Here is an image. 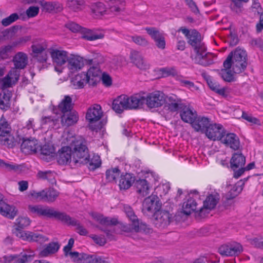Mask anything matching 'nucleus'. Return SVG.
Returning a JSON list of instances; mask_svg holds the SVG:
<instances>
[{"label":"nucleus","instance_id":"f257e3e1","mask_svg":"<svg viewBox=\"0 0 263 263\" xmlns=\"http://www.w3.org/2000/svg\"><path fill=\"white\" fill-rule=\"evenodd\" d=\"M34 213L40 217L54 218L68 226H76L77 232L81 236H86L88 234L87 230L81 225L78 220L71 218L65 212L56 211L48 206L34 205Z\"/></svg>","mask_w":263,"mask_h":263},{"label":"nucleus","instance_id":"f03ea898","mask_svg":"<svg viewBox=\"0 0 263 263\" xmlns=\"http://www.w3.org/2000/svg\"><path fill=\"white\" fill-rule=\"evenodd\" d=\"M181 31L185 36L187 40V43L194 49L195 52L199 59L198 62L203 65L207 66L213 63L212 60L206 63H204L202 60L207 58L206 47L202 41L200 33L195 29L189 30L184 27H181L179 30Z\"/></svg>","mask_w":263,"mask_h":263},{"label":"nucleus","instance_id":"7ed1b4c3","mask_svg":"<svg viewBox=\"0 0 263 263\" xmlns=\"http://www.w3.org/2000/svg\"><path fill=\"white\" fill-rule=\"evenodd\" d=\"M247 54L245 50L236 48L231 52L223 62L224 68H231L234 73H240L244 71L247 66Z\"/></svg>","mask_w":263,"mask_h":263},{"label":"nucleus","instance_id":"20e7f679","mask_svg":"<svg viewBox=\"0 0 263 263\" xmlns=\"http://www.w3.org/2000/svg\"><path fill=\"white\" fill-rule=\"evenodd\" d=\"M47 44L43 39L34 40V66L40 71L47 68L50 63L48 62L49 52Z\"/></svg>","mask_w":263,"mask_h":263},{"label":"nucleus","instance_id":"39448f33","mask_svg":"<svg viewBox=\"0 0 263 263\" xmlns=\"http://www.w3.org/2000/svg\"><path fill=\"white\" fill-rule=\"evenodd\" d=\"M102 116L103 111L100 105L96 104L88 108L86 114V119L89 122V128L91 130L98 132L106 124V121L104 120L100 121L97 124H94L101 119Z\"/></svg>","mask_w":263,"mask_h":263},{"label":"nucleus","instance_id":"423d86ee","mask_svg":"<svg viewBox=\"0 0 263 263\" xmlns=\"http://www.w3.org/2000/svg\"><path fill=\"white\" fill-rule=\"evenodd\" d=\"M71 148L72 160L75 164H87L90 155L88 147L82 140L73 141Z\"/></svg>","mask_w":263,"mask_h":263},{"label":"nucleus","instance_id":"0eeeda50","mask_svg":"<svg viewBox=\"0 0 263 263\" xmlns=\"http://www.w3.org/2000/svg\"><path fill=\"white\" fill-rule=\"evenodd\" d=\"M145 99V103L150 108H158L165 103L166 95L162 91H155L148 93Z\"/></svg>","mask_w":263,"mask_h":263},{"label":"nucleus","instance_id":"6e6552de","mask_svg":"<svg viewBox=\"0 0 263 263\" xmlns=\"http://www.w3.org/2000/svg\"><path fill=\"white\" fill-rule=\"evenodd\" d=\"M154 223L158 228H164L172 221L173 217L167 211L158 209L154 213Z\"/></svg>","mask_w":263,"mask_h":263},{"label":"nucleus","instance_id":"1a4fd4ad","mask_svg":"<svg viewBox=\"0 0 263 263\" xmlns=\"http://www.w3.org/2000/svg\"><path fill=\"white\" fill-rule=\"evenodd\" d=\"M199 197L198 192L196 190L191 191L188 194V198L182 205V211L184 214L189 215L192 212H195L199 216V209H197V203L195 198Z\"/></svg>","mask_w":263,"mask_h":263},{"label":"nucleus","instance_id":"9d476101","mask_svg":"<svg viewBox=\"0 0 263 263\" xmlns=\"http://www.w3.org/2000/svg\"><path fill=\"white\" fill-rule=\"evenodd\" d=\"M161 205L157 196L152 194L144 200L142 204V212L144 214L148 215L159 209Z\"/></svg>","mask_w":263,"mask_h":263},{"label":"nucleus","instance_id":"9b49d317","mask_svg":"<svg viewBox=\"0 0 263 263\" xmlns=\"http://www.w3.org/2000/svg\"><path fill=\"white\" fill-rule=\"evenodd\" d=\"M242 251L241 245L235 242L222 245L218 249V252L223 256H237Z\"/></svg>","mask_w":263,"mask_h":263},{"label":"nucleus","instance_id":"f8f14e48","mask_svg":"<svg viewBox=\"0 0 263 263\" xmlns=\"http://www.w3.org/2000/svg\"><path fill=\"white\" fill-rule=\"evenodd\" d=\"M226 129L220 124H211L205 132L207 137L213 141H220L224 134Z\"/></svg>","mask_w":263,"mask_h":263},{"label":"nucleus","instance_id":"ddd939ff","mask_svg":"<svg viewBox=\"0 0 263 263\" xmlns=\"http://www.w3.org/2000/svg\"><path fill=\"white\" fill-rule=\"evenodd\" d=\"M53 63L58 66L65 64L68 60V52L63 50L50 48L49 49Z\"/></svg>","mask_w":263,"mask_h":263},{"label":"nucleus","instance_id":"4468645a","mask_svg":"<svg viewBox=\"0 0 263 263\" xmlns=\"http://www.w3.org/2000/svg\"><path fill=\"white\" fill-rule=\"evenodd\" d=\"M219 199L215 195L210 194L203 201V205L199 208V216L203 218L210 211L214 209L218 202Z\"/></svg>","mask_w":263,"mask_h":263},{"label":"nucleus","instance_id":"2eb2a0df","mask_svg":"<svg viewBox=\"0 0 263 263\" xmlns=\"http://www.w3.org/2000/svg\"><path fill=\"white\" fill-rule=\"evenodd\" d=\"M220 141L235 151L238 150L239 148L240 142L238 136L234 133H227L226 130Z\"/></svg>","mask_w":263,"mask_h":263},{"label":"nucleus","instance_id":"dca6fc26","mask_svg":"<svg viewBox=\"0 0 263 263\" xmlns=\"http://www.w3.org/2000/svg\"><path fill=\"white\" fill-rule=\"evenodd\" d=\"M145 30L147 33L154 40L156 46L160 49H164L165 48V37L155 27H146Z\"/></svg>","mask_w":263,"mask_h":263},{"label":"nucleus","instance_id":"f3484780","mask_svg":"<svg viewBox=\"0 0 263 263\" xmlns=\"http://www.w3.org/2000/svg\"><path fill=\"white\" fill-rule=\"evenodd\" d=\"M165 103L168 110L171 112L180 110L185 105L182 103V100L174 94H171L169 96H166Z\"/></svg>","mask_w":263,"mask_h":263},{"label":"nucleus","instance_id":"a211bd4d","mask_svg":"<svg viewBox=\"0 0 263 263\" xmlns=\"http://www.w3.org/2000/svg\"><path fill=\"white\" fill-rule=\"evenodd\" d=\"M35 3L40 4L43 11L49 13H57L63 9L62 4L57 2H45L43 0H34V4Z\"/></svg>","mask_w":263,"mask_h":263},{"label":"nucleus","instance_id":"6ab92c4d","mask_svg":"<svg viewBox=\"0 0 263 263\" xmlns=\"http://www.w3.org/2000/svg\"><path fill=\"white\" fill-rule=\"evenodd\" d=\"M127 103V96L122 95L114 100L112 103V108L117 113L121 114L124 110L128 109Z\"/></svg>","mask_w":263,"mask_h":263},{"label":"nucleus","instance_id":"aec40b11","mask_svg":"<svg viewBox=\"0 0 263 263\" xmlns=\"http://www.w3.org/2000/svg\"><path fill=\"white\" fill-rule=\"evenodd\" d=\"M85 73L89 85L95 86L101 80V71L97 66L90 67Z\"/></svg>","mask_w":263,"mask_h":263},{"label":"nucleus","instance_id":"412c9836","mask_svg":"<svg viewBox=\"0 0 263 263\" xmlns=\"http://www.w3.org/2000/svg\"><path fill=\"white\" fill-rule=\"evenodd\" d=\"M210 122V119L208 118L197 115L195 120L191 123V125L196 132L204 131L205 132L211 124Z\"/></svg>","mask_w":263,"mask_h":263},{"label":"nucleus","instance_id":"4be33fe9","mask_svg":"<svg viewBox=\"0 0 263 263\" xmlns=\"http://www.w3.org/2000/svg\"><path fill=\"white\" fill-rule=\"evenodd\" d=\"M135 177L132 173H126L120 175L119 186L121 190H126L130 188L135 182Z\"/></svg>","mask_w":263,"mask_h":263},{"label":"nucleus","instance_id":"5701e85b","mask_svg":"<svg viewBox=\"0 0 263 263\" xmlns=\"http://www.w3.org/2000/svg\"><path fill=\"white\" fill-rule=\"evenodd\" d=\"M131 62L137 67L142 70H145L149 67L143 59L141 54L136 50L132 51L130 54Z\"/></svg>","mask_w":263,"mask_h":263},{"label":"nucleus","instance_id":"b1692460","mask_svg":"<svg viewBox=\"0 0 263 263\" xmlns=\"http://www.w3.org/2000/svg\"><path fill=\"white\" fill-rule=\"evenodd\" d=\"M127 99L128 109H136L142 107L145 101V97L139 94H135L130 97L127 96Z\"/></svg>","mask_w":263,"mask_h":263},{"label":"nucleus","instance_id":"393cba45","mask_svg":"<svg viewBox=\"0 0 263 263\" xmlns=\"http://www.w3.org/2000/svg\"><path fill=\"white\" fill-rule=\"evenodd\" d=\"M246 163V158L241 153H234L230 160V166L234 173L239 168H242Z\"/></svg>","mask_w":263,"mask_h":263},{"label":"nucleus","instance_id":"a878e982","mask_svg":"<svg viewBox=\"0 0 263 263\" xmlns=\"http://www.w3.org/2000/svg\"><path fill=\"white\" fill-rule=\"evenodd\" d=\"M21 141V137L17 135L16 138L10 135L6 134L4 136L0 137V143L2 145L7 146L9 148L19 145Z\"/></svg>","mask_w":263,"mask_h":263},{"label":"nucleus","instance_id":"bb28decb","mask_svg":"<svg viewBox=\"0 0 263 263\" xmlns=\"http://www.w3.org/2000/svg\"><path fill=\"white\" fill-rule=\"evenodd\" d=\"M32 255L24 254L20 255L5 256L3 258L5 263H28L32 260Z\"/></svg>","mask_w":263,"mask_h":263},{"label":"nucleus","instance_id":"cd10ccee","mask_svg":"<svg viewBox=\"0 0 263 263\" xmlns=\"http://www.w3.org/2000/svg\"><path fill=\"white\" fill-rule=\"evenodd\" d=\"M91 216L102 226H116L119 223L118 219L116 218L104 217L102 214L96 213H92Z\"/></svg>","mask_w":263,"mask_h":263},{"label":"nucleus","instance_id":"c85d7f7f","mask_svg":"<svg viewBox=\"0 0 263 263\" xmlns=\"http://www.w3.org/2000/svg\"><path fill=\"white\" fill-rule=\"evenodd\" d=\"M136 192L141 196L144 197L149 194L150 185L145 179H139L135 182Z\"/></svg>","mask_w":263,"mask_h":263},{"label":"nucleus","instance_id":"c756f323","mask_svg":"<svg viewBox=\"0 0 263 263\" xmlns=\"http://www.w3.org/2000/svg\"><path fill=\"white\" fill-rule=\"evenodd\" d=\"M197 112L196 111L191 109L190 107L184 105L181 108L180 112V116L181 120L185 123H191L196 117Z\"/></svg>","mask_w":263,"mask_h":263},{"label":"nucleus","instance_id":"7c9ffc66","mask_svg":"<svg viewBox=\"0 0 263 263\" xmlns=\"http://www.w3.org/2000/svg\"><path fill=\"white\" fill-rule=\"evenodd\" d=\"M72 153L69 147H63L59 152L57 161L61 165L67 164L71 161Z\"/></svg>","mask_w":263,"mask_h":263},{"label":"nucleus","instance_id":"2f4dec72","mask_svg":"<svg viewBox=\"0 0 263 263\" xmlns=\"http://www.w3.org/2000/svg\"><path fill=\"white\" fill-rule=\"evenodd\" d=\"M79 119L78 114L76 111H70L63 114L61 116V122L63 126H69L76 123Z\"/></svg>","mask_w":263,"mask_h":263},{"label":"nucleus","instance_id":"473e14b6","mask_svg":"<svg viewBox=\"0 0 263 263\" xmlns=\"http://www.w3.org/2000/svg\"><path fill=\"white\" fill-rule=\"evenodd\" d=\"M60 244L59 242H50L46 247L39 253L40 257H47L50 255L54 254L58 252L60 248Z\"/></svg>","mask_w":263,"mask_h":263},{"label":"nucleus","instance_id":"72a5a7b5","mask_svg":"<svg viewBox=\"0 0 263 263\" xmlns=\"http://www.w3.org/2000/svg\"><path fill=\"white\" fill-rule=\"evenodd\" d=\"M0 214L10 219H13L16 215V211L13 206L7 204L3 200H0Z\"/></svg>","mask_w":263,"mask_h":263},{"label":"nucleus","instance_id":"f704fd0d","mask_svg":"<svg viewBox=\"0 0 263 263\" xmlns=\"http://www.w3.org/2000/svg\"><path fill=\"white\" fill-rule=\"evenodd\" d=\"M13 62L16 69H24L27 64L28 57L26 54L19 52L13 58Z\"/></svg>","mask_w":263,"mask_h":263},{"label":"nucleus","instance_id":"c9c22d12","mask_svg":"<svg viewBox=\"0 0 263 263\" xmlns=\"http://www.w3.org/2000/svg\"><path fill=\"white\" fill-rule=\"evenodd\" d=\"M82 37L87 41H95L98 39H103L104 34L102 33H97L95 31L83 28L81 32Z\"/></svg>","mask_w":263,"mask_h":263},{"label":"nucleus","instance_id":"e433bc0d","mask_svg":"<svg viewBox=\"0 0 263 263\" xmlns=\"http://www.w3.org/2000/svg\"><path fill=\"white\" fill-rule=\"evenodd\" d=\"M73 105L71 98L69 96H65L59 104L58 107L62 114H66L72 111Z\"/></svg>","mask_w":263,"mask_h":263},{"label":"nucleus","instance_id":"4c0bfd02","mask_svg":"<svg viewBox=\"0 0 263 263\" xmlns=\"http://www.w3.org/2000/svg\"><path fill=\"white\" fill-rule=\"evenodd\" d=\"M21 149L26 155L33 153V139L29 138L21 137Z\"/></svg>","mask_w":263,"mask_h":263},{"label":"nucleus","instance_id":"58836bf2","mask_svg":"<svg viewBox=\"0 0 263 263\" xmlns=\"http://www.w3.org/2000/svg\"><path fill=\"white\" fill-rule=\"evenodd\" d=\"M72 82L76 88L80 89L84 87L85 84L88 83V81L85 72H82L75 76L73 78Z\"/></svg>","mask_w":263,"mask_h":263},{"label":"nucleus","instance_id":"ea45409f","mask_svg":"<svg viewBox=\"0 0 263 263\" xmlns=\"http://www.w3.org/2000/svg\"><path fill=\"white\" fill-rule=\"evenodd\" d=\"M11 93L8 90L3 91L0 93V108L4 110H8L10 107Z\"/></svg>","mask_w":263,"mask_h":263},{"label":"nucleus","instance_id":"a19ab883","mask_svg":"<svg viewBox=\"0 0 263 263\" xmlns=\"http://www.w3.org/2000/svg\"><path fill=\"white\" fill-rule=\"evenodd\" d=\"M108 4L110 11L113 12H119L124 9L125 6V0H105Z\"/></svg>","mask_w":263,"mask_h":263},{"label":"nucleus","instance_id":"79ce46f5","mask_svg":"<svg viewBox=\"0 0 263 263\" xmlns=\"http://www.w3.org/2000/svg\"><path fill=\"white\" fill-rule=\"evenodd\" d=\"M84 0H68L66 2L67 7L73 11L81 10L85 6Z\"/></svg>","mask_w":263,"mask_h":263},{"label":"nucleus","instance_id":"37998d69","mask_svg":"<svg viewBox=\"0 0 263 263\" xmlns=\"http://www.w3.org/2000/svg\"><path fill=\"white\" fill-rule=\"evenodd\" d=\"M121 175V171L118 167L108 169L106 171V179L109 182H117V178Z\"/></svg>","mask_w":263,"mask_h":263},{"label":"nucleus","instance_id":"c03bdc74","mask_svg":"<svg viewBox=\"0 0 263 263\" xmlns=\"http://www.w3.org/2000/svg\"><path fill=\"white\" fill-rule=\"evenodd\" d=\"M12 233L16 236L23 240L31 241L33 240L32 232L29 231H18L17 228H13Z\"/></svg>","mask_w":263,"mask_h":263},{"label":"nucleus","instance_id":"a18cd8bd","mask_svg":"<svg viewBox=\"0 0 263 263\" xmlns=\"http://www.w3.org/2000/svg\"><path fill=\"white\" fill-rule=\"evenodd\" d=\"M68 67L71 70H78L81 68L82 64L79 57L71 54L67 61Z\"/></svg>","mask_w":263,"mask_h":263},{"label":"nucleus","instance_id":"49530a36","mask_svg":"<svg viewBox=\"0 0 263 263\" xmlns=\"http://www.w3.org/2000/svg\"><path fill=\"white\" fill-rule=\"evenodd\" d=\"M46 202H53L59 195V192L52 187L45 189Z\"/></svg>","mask_w":263,"mask_h":263},{"label":"nucleus","instance_id":"de8ad7c7","mask_svg":"<svg viewBox=\"0 0 263 263\" xmlns=\"http://www.w3.org/2000/svg\"><path fill=\"white\" fill-rule=\"evenodd\" d=\"M31 223V220L27 217H20L16 219L13 228H17L18 231L22 230Z\"/></svg>","mask_w":263,"mask_h":263},{"label":"nucleus","instance_id":"09e8293b","mask_svg":"<svg viewBox=\"0 0 263 263\" xmlns=\"http://www.w3.org/2000/svg\"><path fill=\"white\" fill-rule=\"evenodd\" d=\"M230 69L224 67L219 72L221 77L226 82H231L235 81L234 74L232 72V70H231Z\"/></svg>","mask_w":263,"mask_h":263},{"label":"nucleus","instance_id":"8fccbe9b","mask_svg":"<svg viewBox=\"0 0 263 263\" xmlns=\"http://www.w3.org/2000/svg\"><path fill=\"white\" fill-rule=\"evenodd\" d=\"M10 125L8 124L4 116H2L0 119V137L10 134Z\"/></svg>","mask_w":263,"mask_h":263},{"label":"nucleus","instance_id":"3c124183","mask_svg":"<svg viewBox=\"0 0 263 263\" xmlns=\"http://www.w3.org/2000/svg\"><path fill=\"white\" fill-rule=\"evenodd\" d=\"M91 11L96 15H102L106 11L104 4L102 2H97L91 5Z\"/></svg>","mask_w":263,"mask_h":263},{"label":"nucleus","instance_id":"603ef678","mask_svg":"<svg viewBox=\"0 0 263 263\" xmlns=\"http://www.w3.org/2000/svg\"><path fill=\"white\" fill-rule=\"evenodd\" d=\"M133 224L134 232L148 233L151 231V229L145 223L140 222L139 219Z\"/></svg>","mask_w":263,"mask_h":263},{"label":"nucleus","instance_id":"864d4df0","mask_svg":"<svg viewBox=\"0 0 263 263\" xmlns=\"http://www.w3.org/2000/svg\"><path fill=\"white\" fill-rule=\"evenodd\" d=\"M242 189L241 186L235 184L231 186V189L226 195L227 200L233 199L235 198L241 192Z\"/></svg>","mask_w":263,"mask_h":263},{"label":"nucleus","instance_id":"5fc2aeb1","mask_svg":"<svg viewBox=\"0 0 263 263\" xmlns=\"http://www.w3.org/2000/svg\"><path fill=\"white\" fill-rule=\"evenodd\" d=\"M96 228L101 232H104L106 236L107 239L109 241L116 240V237L114 235L115 230L109 229L107 228H104L103 226H97Z\"/></svg>","mask_w":263,"mask_h":263},{"label":"nucleus","instance_id":"6e6d98bb","mask_svg":"<svg viewBox=\"0 0 263 263\" xmlns=\"http://www.w3.org/2000/svg\"><path fill=\"white\" fill-rule=\"evenodd\" d=\"M85 263H108L107 259L104 257L95 255H89L88 260Z\"/></svg>","mask_w":263,"mask_h":263},{"label":"nucleus","instance_id":"4d7b16f0","mask_svg":"<svg viewBox=\"0 0 263 263\" xmlns=\"http://www.w3.org/2000/svg\"><path fill=\"white\" fill-rule=\"evenodd\" d=\"M159 71L161 72L162 77H167L170 76H177V72L174 67H164L160 68Z\"/></svg>","mask_w":263,"mask_h":263},{"label":"nucleus","instance_id":"13d9d810","mask_svg":"<svg viewBox=\"0 0 263 263\" xmlns=\"http://www.w3.org/2000/svg\"><path fill=\"white\" fill-rule=\"evenodd\" d=\"M255 167L254 162L249 163L246 167L243 166L242 168H239L235 173H233V177L235 178L240 177L245 171H250Z\"/></svg>","mask_w":263,"mask_h":263},{"label":"nucleus","instance_id":"bf43d9fd","mask_svg":"<svg viewBox=\"0 0 263 263\" xmlns=\"http://www.w3.org/2000/svg\"><path fill=\"white\" fill-rule=\"evenodd\" d=\"M241 118L251 123L252 125H261L259 119L253 117L251 115H249L245 111L242 112Z\"/></svg>","mask_w":263,"mask_h":263},{"label":"nucleus","instance_id":"052dcab7","mask_svg":"<svg viewBox=\"0 0 263 263\" xmlns=\"http://www.w3.org/2000/svg\"><path fill=\"white\" fill-rule=\"evenodd\" d=\"M93 58L86 60V64L89 65H99L103 62V58L100 53H96L93 55Z\"/></svg>","mask_w":263,"mask_h":263},{"label":"nucleus","instance_id":"680f3d73","mask_svg":"<svg viewBox=\"0 0 263 263\" xmlns=\"http://www.w3.org/2000/svg\"><path fill=\"white\" fill-rule=\"evenodd\" d=\"M88 168L90 170L93 171L99 167L101 164V161L99 156H94L91 159H89Z\"/></svg>","mask_w":263,"mask_h":263},{"label":"nucleus","instance_id":"e2e57ef3","mask_svg":"<svg viewBox=\"0 0 263 263\" xmlns=\"http://www.w3.org/2000/svg\"><path fill=\"white\" fill-rule=\"evenodd\" d=\"M124 212L126 216L132 222L135 223L138 220L137 216L135 215L133 209L129 206H125L124 207Z\"/></svg>","mask_w":263,"mask_h":263},{"label":"nucleus","instance_id":"0e129e2a","mask_svg":"<svg viewBox=\"0 0 263 263\" xmlns=\"http://www.w3.org/2000/svg\"><path fill=\"white\" fill-rule=\"evenodd\" d=\"M18 18V15L16 13H14L11 14L10 16L3 19L2 21V24L4 26H8L12 23L17 20Z\"/></svg>","mask_w":263,"mask_h":263},{"label":"nucleus","instance_id":"69168bd1","mask_svg":"<svg viewBox=\"0 0 263 263\" xmlns=\"http://www.w3.org/2000/svg\"><path fill=\"white\" fill-rule=\"evenodd\" d=\"M89 237L93 241L100 246H103L107 243V239L103 235L91 234Z\"/></svg>","mask_w":263,"mask_h":263},{"label":"nucleus","instance_id":"338daca9","mask_svg":"<svg viewBox=\"0 0 263 263\" xmlns=\"http://www.w3.org/2000/svg\"><path fill=\"white\" fill-rule=\"evenodd\" d=\"M0 166H5L9 171L13 170L15 172H18L21 170V165L5 163L3 160L0 159Z\"/></svg>","mask_w":263,"mask_h":263},{"label":"nucleus","instance_id":"774afa93","mask_svg":"<svg viewBox=\"0 0 263 263\" xmlns=\"http://www.w3.org/2000/svg\"><path fill=\"white\" fill-rule=\"evenodd\" d=\"M65 26L67 28L69 29L70 31H71L73 32H77L79 31L81 32L82 29L83 27H82L79 24L73 22H69L65 24Z\"/></svg>","mask_w":263,"mask_h":263}]
</instances>
